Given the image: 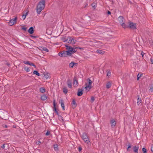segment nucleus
<instances>
[{"mask_svg":"<svg viewBox=\"0 0 153 153\" xmlns=\"http://www.w3.org/2000/svg\"><path fill=\"white\" fill-rule=\"evenodd\" d=\"M77 64L76 63H74L73 62H72L70 63L69 64V67L70 68H73L75 65H76Z\"/></svg>","mask_w":153,"mask_h":153,"instance_id":"nucleus-16","label":"nucleus"},{"mask_svg":"<svg viewBox=\"0 0 153 153\" xmlns=\"http://www.w3.org/2000/svg\"><path fill=\"white\" fill-rule=\"evenodd\" d=\"M17 19V17H15L14 18L11 19L9 22V24L10 26L13 25L14 24L16 23Z\"/></svg>","mask_w":153,"mask_h":153,"instance_id":"nucleus-7","label":"nucleus"},{"mask_svg":"<svg viewBox=\"0 0 153 153\" xmlns=\"http://www.w3.org/2000/svg\"><path fill=\"white\" fill-rule=\"evenodd\" d=\"M151 151L152 153H153V146L151 148Z\"/></svg>","mask_w":153,"mask_h":153,"instance_id":"nucleus-44","label":"nucleus"},{"mask_svg":"<svg viewBox=\"0 0 153 153\" xmlns=\"http://www.w3.org/2000/svg\"><path fill=\"white\" fill-rule=\"evenodd\" d=\"M111 14V13L110 11H108V14Z\"/></svg>","mask_w":153,"mask_h":153,"instance_id":"nucleus-47","label":"nucleus"},{"mask_svg":"<svg viewBox=\"0 0 153 153\" xmlns=\"http://www.w3.org/2000/svg\"><path fill=\"white\" fill-rule=\"evenodd\" d=\"M45 0H42L38 3L36 7V12L38 14H40L44 9L45 7Z\"/></svg>","mask_w":153,"mask_h":153,"instance_id":"nucleus-1","label":"nucleus"},{"mask_svg":"<svg viewBox=\"0 0 153 153\" xmlns=\"http://www.w3.org/2000/svg\"><path fill=\"white\" fill-rule=\"evenodd\" d=\"M95 100V97H92L91 98V102H93Z\"/></svg>","mask_w":153,"mask_h":153,"instance_id":"nucleus-33","label":"nucleus"},{"mask_svg":"<svg viewBox=\"0 0 153 153\" xmlns=\"http://www.w3.org/2000/svg\"><path fill=\"white\" fill-rule=\"evenodd\" d=\"M28 31L30 34H32L33 33V29L32 27H31L28 30Z\"/></svg>","mask_w":153,"mask_h":153,"instance_id":"nucleus-18","label":"nucleus"},{"mask_svg":"<svg viewBox=\"0 0 153 153\" xmlns=\"http://www.w3.org/2000/svg\"><path fill=\"white\" fill-rule=\"evenodd\" d=\"M41 142H40L38 141L37 142V144H39Z\"/></svg>","mask_w":153,"mask_h":153,"instance_id":"nucleus-45","label":"nucleus"},{"mask_svg":"<svg viewBox=\"0 0 153 153\" xmlns=\"http://www.w3.org/2000/svg\"><path fill=\"white\" fill-rule=\"evenodd\" d=\"M1 148L4 149L5 148V145L4 144L2 145V146H1Z\"/></svg>","mask_w":153,"mask_h":153,"instance_id":"nucleus-43","label":"nucleus"},{"mask_svg":"<svg viewBox=\"0 0 153 153\" xmlns=\"http://www.w3.org/2000/svg\"><path fill=\"white\" fill-rule=\"evenodd\" d=\"M54 149L55 150L57 151L58 150V145L57 144H54L53 145Z\"/></svg>","mask_w":153,"mask_h":153,"instance_id":"nucleus-24","label":"nucleus"},{"mask_svg":"<svg viewBox=\"0 0 153 153\" xmlns=\"http://www.w3.org/2000/svg\"><path fill=\"white\" fill-rule=\"evenodd\" d=\"M58 55L60 56L61 57H65L67 55V51H64L62 53H58Z\"/></svg>","mask_w":153,"mask_h":153,"instance_id":"nucleus-10","label":"nucleus"},{"mask_svg":"<svg viewBox=\"0 0 153 153\" xmlns=\"http://www.w3.org/2000/svg\"><path fill=\"white\" fill-rule=\"evenodd\" d=\"M82 138L84 142L87 144H88L90 142V140L88 137L85 133H83L82 135Z\"/></svg>","mask_w":153,"mask_h":153,"instance_id":"nucleus-6","label":"nucleus"},{"mask_svg":"<svg viewBox=\"0 0 153 153\" xmlns=\"http://www.w3.org/2000/svg\"><path fill=\"white\" fill-rule=\"evenodd\" d=\"M142 74H138L137 76V79L138 80L139 79L140 77L141 76Z\"/></svg>","mask_w":153,"mask_h":153,"instance_id":"nucleus-36","label":"nucleus"},{"mask_svg":"<svg viewBox=\"0 0 153 153\" xmlns=\"http://www.w3.org/2000/svg\"><path fill=\"white\" fill-rule=\"evenodd\" d=\"M144 54H145V53L143 52V51H142L141 52V55L143 57V56H144Z\"/></svg>","mask_w":153,"mask_h":153,"instance_id":"nucleus-40","label":"nucleus"},{"mask_svg":"<svg viewBox=\"0 0 153 153\" xmlns=\"http://www.w3.org/2000/svg\"><path fill=\"white\" fill-rule=\"evenodd\" d=\"M142 151L144 153H146L147 152V150L145 148H143Z\"/></svg>","mask_w":153,"mask_h":153,"instance_id":"nucleus-34","label":"nucleus"},{"mask_svg":"<svg viewBox=\"0 0 153 153\" xmlns=\"http://www.w3.org/2000/svg\"><path fill=\"white\" fill-rule=\"evenodd\" d=\"M28 12H26L24 13L23 14L22 16V18L23 20H24L25 19L26 16L28 14Z\"/></svg>","mask_w":153,"mask_h":153,"instance_id":"nucleus-17","label":"nucleus"},{"mask_svg":"<svg viewBox=\"0 0 153 153\" xmlns=\"http://www.w3.org/2000/svg\"><path fill=\"white\" fill-rule=\"evenodd\" d=\"M110 123L111 124V126L112 127H114L116 124V122L115 121L114 119H112L111 120Z\"/></svg>","mask_w":153,"mask_h":153,"instance_id":"nucleus-11","label":"nucleus"},{"mask_svg":"<svg viewBox=\"0 0 153 153\" xmlns=\"http://www.w3.org/2000/svg\"><path fill=\"white\" fill-rule=\"evenodd\" d=\"M68 42L69 43L74 44L75 43L76 40L72 38L69 37Z\"/></svg>","mask_w":153,"mask_h":153,"instance_id":"nucleus-9","label":"nucleus"},{"mask_svg":"<svg viewBox=\"0 0 153 153\" xmlns=\"http://www.w3.org/2000/svg\"><path fill=\"white\" fill-rule=\"evenodd\" d=\"M92 81L90 79H87L85 87V91L87 92L89 91L92 88Z\"/></svg>","mask_w":153,"mask_h":153,"instance_id":"nucleus-2","label":"nucleus"},{"mask_svg":"<svg viewBox=\"0 0 153 153\" xmlns=\"http://www.w3.org/2000/svg\"><path fill=\"white\" fill-rule=\"evenodd\" d=\"M131 145H128V147L127 149V151H130L129 149L130 148H131Z\"/></svg>","mask_w":153,"mask_h":153,"instance_id":"nucleus-38","label":"nucleus"},{"mask_svg":"<svg viewBox=\"0 0 153 153\" xmlns=\"http://www.w3.org/2000/svg\"><path fill=\"white\" fill-rule=\"evenodd\" d=\"M33 73L34 74H36L37 76H39L40 75L39 73L37 71H33Z\"/></svg>","mask_w":153,"mask_h":153,"instance_id":"nucleus-28","label":"nucleus"},{"mask_svg":"<svg viewBox=\"0 0 153 153\" xmlns=\"http://www.w3.org/2000/svg\"><path fill=\"white\" fill-rule=\"evenodd\" d=\"M118 20L123 27L124 28H127V25L125 23V21L123 17L119 16L118 19Z\"/></svg>","mask_w":153,"mask_h":153,"instance_id":"nucleus-4","label":"nucleus"},{"mask_svg":"<svg viewBox=\"0 0 153 153\" xmlns=\"http://www.w3.org/2000/svg\"><path fill=\"white\" fill-rule=\"evenodd\" d=\"M22 29L25 30H26V28L25 27H23Z\"/></svg>","mask_w":153,"mask_h":153,"instance_id":"nucleus-46","label":"nucleus"},{"mask_svg":"<svg viewBox=\"0 0 153 153\" xmlns=\"http://www.w3.org/2000/svg\"><path fill=\"white\" fill-rule=\"evenodd\" d=\"M139 147L138 146H135L133 147V150L135 153H138Z\"/></svg>","mask_w":153,"mask_h":153,"instance_id":"nucleus-12","label":"nucleus"},{"mask_svg":"<svg viewBox=\"0 0 153 153\" xmlns=\"http://www.w3.org/2000/svg\"><path fill=\"white\" fill-rule=\"evenodd\" d=\"M60 103L61 104V106L62 108L63 109L65 110V105L63 102L62 100H60Z\"/></svg>","mask_w":153,"mask_h":153,"instance_id":"nucleus-21","label":"nucleus"},{"mask_svg":"<svg viewBox=\"0 0 153 153\" xmlns=\"http://www.w3.org/2000/svg\"><path fill=\"white\" fill-rule=\"evenodd\" d=\"M50 134V132L49 131H48L46 132V135L48 136V135H49Z\"/></svg>","mask_w":153,"mask_h":153,"instance_id":"nucleus-41","label":"nucleus"},{"mask_svg":"<svg viewBox=\"0 0 153 153\" xmlns=\"http://www.w3.org/2000/svg\"><path fill=\"white\" fill-rule=\"evenodd\" d=\"M47 96L45 95H42L41 97V99L43 101L46 100L47 99Z\"/></svg>","mask_w":153,"mask_h":153,"instance_id":"nucleus-20","label":"nucleus"},{"mask_svg":"<svg viewBox=\"0 0 153 153\" xmlns=\"http://www.w3.org/2000/svg\"><path fill=\"white\" fill-rule=\"evenodd\" d=\"M82 94V91L81 90H79L78 91L77 93V95L78 96H81Z\"/></svg>","mask_w":153,"mask_h":153,"instance_id":"nucleus-23","label":"nucleus"},{"mask_svg":"<svg viewBox=\"0 0 153 153\" xmlns=\"http://www.w3.org/2000/svg\"><path fill=\"white\" fill-rule=\"evenodd\" d=\"M81 150V149H80V148H79V151H80Z\"/></svg>","mask_w":153,"mask_h":153,"instance_id":"nucleus-48","label":"nucleus"},{"mask_svg":"<svg viewBox=\"0 0 153 153\" xmlns=\"http://www.w3.org/2000/svg\"><path fill=\"white\" fill-rule=\"evenodd\" d=\"M111 72L109 71H108L107 72V76L108 77H109L111 75Z\"/></svg>","mask_w":153,"mask_h":153,"instance_id":"nucleus-35","label":"nucleus"},{"mask_svg":"<svg viewBox=\"0 0 153 153\" xmlns=\"http://www.w3.org/2000/svg\"><path fill=\"white\" fill-rule=\"evenodd\" d=\"M42 50L46 52H48V50L45 48H42Z\"/></svg>","mask_w":153,"mask_h":153,"instance_id":"nucleus-32","label":"nucleus"},{"mask_svg":"<svg viewBox=\"0 0 153 153\" xmlns=\"http://www.w3.org/2000/svg\"><path fill=\"white\" fill-rule=\"evenodd\" d=\"M71 105L72 106V107L73 108H75L76 106V102H75V101L74 100H73L72 101V102L71 103Z\"/></svg>","mask_w":153,"mask_h":153,"instance_id":"nucleus-15","label":"nucleus"},{"mask_svg":"<svg viewBox=\"0 0 153 153\" xmlns=\"http://www.w3.org/2000/svg\"><path fill=\"white\" fill-rule=\"evenodd\" d=\"M24 69L27 72H29L30 71V68L27 67H25L24 68Z\"/></svg>","mask_w":153,"mask_h":153,"instance_id":"nucleus-29","label":"nucleus"},{"mask_svg":"<svg viewBox=\"0 0 153 153\" xmlns=\"http://www.w3.org/2000/svg\"><path fill=\"white\" fill-rule=\"evenodd\" d=\"M45 91V89L43 88H40V91L42 93H44Z\"/></svg>","mask_w":153,"mask_h":153,"instance_id":"nucleus-27","label":"nucleus"},{"mask_svg":"<svg viewBox=\"0 0 153 153\" xmlns=\"http://www.w3.org/2000/svg\"><path fill=\"white\" fill-rule=\"evenodd\" d=\"M24 63L25 64H28L30 65H32L35 68H36V66L33 63L30 62L29 61H24Z\"/></svg>","mask_w":153,"mask_h":153,"instance_id":"nucleus-14","label":"nucleus"},{"mask_svg":"<svg viewBox=\"0 0 153 153\" xmlns=\"http://www.w3.org/2000/svg\"><path fill=\"white\" fill-rule=\"evenodd\" d=\"M66 47L67 50V51H66L67 55L70 56L72 54L74 53L76 51L75 48L68 46H66Z\"/></svg>","mask_w":153,"mask_h":153,"instance_id":"nucleus-3","label":"nucleus"},{"mask_svg":"<svg viewBox=\"0 0 153 153\" xmlns=\"http://www.w3.org/2000/svg\"><path fill=\"white\" fill-rule=\"evenodd\" d=\"M151 62L152 64H153V59H152V58H151L150 59Z\"/></svg>","mask_w":153,"mask_h":153,"instance_id":"nucleus-42","label":"nucleus"},{"mask_svg":"<svg viewBox=\"0 0 153 153\" xmlns=\"http://www.w3.org/2000/svg\"><path fill=\"white\" fill-rule=\"evenodd\" d=\"M141 102V100L140 99L138 98L137 99V104L138 105H139Z\"/></svg>","mask_w":153,"mask_h":153,"instance_id":"nucleus-30","label":"nucleus"},{"mask_svg":"<svg viewBox=\"0 0 153 153\" xmlns=\"http://www.w3.org/2000/svg\"><path fill=\"white\" fill-rule=\"evenodd\" d=\"M63 92L65 94H66L68 92V89L66 87H64L63 88Z\"/></svg>","mask_w":153,"mask_h":153,"instance_id":"nucleus-26","label":"nucleus"},{"mask_svg":"<svg viewBox=\"0 0 153 153\" xmlns=\"http://www.w3.org/2000/svg\"><path fill=\"white\" fill-rule=\"evenodd\" d=\"M128 27L131 29L134 30L137 29L136 24L132 22H128V25H127V27Z\"/></svg>","mask_w":153,"mask_h":153,"instance_id":"nucleus-5","label":"nucleus"},{"mask_svg":"<svg viewBox=\"0 0 153 153\" xmlns=\"http://www.w3.org/2000/svg\"><path fill=\"white\" fill-rule=\"evenodd\" d=\"M91 5L93 8H95L97 7V4L96 3L94 2Z\"/></svg>","mask_w":153,"mask_h":153,"instance_id":"nucleus-31","label":"nucleus"},{"mask_svg":"<svg viewBox=\"0 0 153 153\" xmlns=\"http://www.w3.org/2000/svg\"><path fill=\"white\" fill-rule=\"evenodd\" d=\"M111 82H107V83L106 85V88H109L111 86Z\"/></svg>","mask_w":153,"mask_h":153,"instance_id":"nucleus-22","label":"nucleus"},{"mask_svg":"<svg viewBox=\"0 0 153 153\" xmlns=\"http://www.w3.org/2000/svg\"><path fill=\"white\" fill-rule=\"evenodd\" d=\"M44 75L45 78L46 79H48L50 77V74L47 73H45L44 74Z\"/></svg>","mask_w":153,"mask_h":153,"instance_id":"nucleus-13","label":"nucleus"},{"mask_svg":"<svg viewBox=\"0 0 153 153\" xmlns=\"http://www.w3.org/2000/svg\"><path fill=\"white\" fill-rule=\"evenodd\" d=\"M53 106H54V108L55 109V110L56 111V108H55V100H53Z\"/></svg>","mask_w":153,"mask_h":153,"instance_id":"nucleus-37","label":"nucleus"},{"mask_svg":"<svg viewBox=\"0 0 153 153\" xmlns=\"http://www.w3.org/2000/svg\"><path fill=\"white\" fill-rule=\"evenodd\" d=\"M67 85L68 86V87L70 88H71L72 87V84H71V81L68 80L67 81Z\"/></svg>","mask_w":153,"mask_h":153,"instance_id":"nucleus-19","label":"nucleus"},{"mask_svg":"<svg viewBox=\"0 0 153 153\" xmlns=\"http://www.w3.org/2000/svg\"><path fill=\"white\" fill-rule=\"evenodd\" d=\"M150 90L152 92H153V86H151L150 87Z\"/></svg>","mask_w":153,"mask_h":153,"instance_id":"nucleus-39","label":"nucleus"},{"mask_svg":"<svg viewBox=\"0 0 153 153\" xmlns=\"http://www.w3.org/2000/svg\"><path fill=\"white\" fill-rule=\"evenodd\" d=\"M96 52L99 53H100V54H103L104 53V51H102L101 50H99L97 51Z\"/></svg>","mask_w":153,"mask_h":153,"instance_id":"nucleus-25","label":"nucleus"},{"mask_svg":"<svg viewBox=\"0 0 153 153\" xmlns=\"http://www.w3.org/2000/svg\"><path fill=\"white\" fill-rule=\"evenodd\" d=\"M78 82L77 80L76 77H75L73 80V85L74 87H76L78 86Z\"/></svg>","mask_w":153,"mask_h":153,"instance_id":"nucleus-8","label":"nucleus"}]
</instances>
